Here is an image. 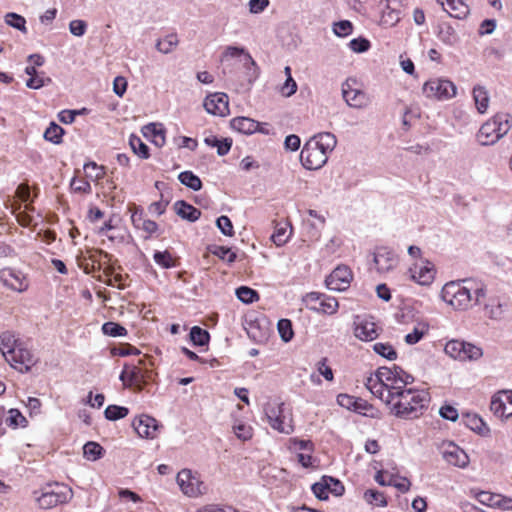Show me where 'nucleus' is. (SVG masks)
Here are the masks:
<instances>
[{"mask_svg": "<svg viewBox=\"0 0 512 512\" xmlns=\"http://www.w3.org/2000/svg\"><path fill=\"white\" fill-rule=\"evenodd\" d=\"M442 300L454 310L466 311L481 305L486 298V286L474 279H461L446 283L441 290Z\"/></svg>", "mask_w": 512, "mask_h": 512, "instance_id": "nucleus-1", "label": "nucleus"}, {"mask_svg": "<svg viewBox=\"0 0 512 512\" xmlns=\"http://www.w3.org/2000/svg\"><path fill=\"white\" fill-rule=\"evenodd\" d=\"M429 401L425 390L407 388L393 398L391 412L401 419H415L427 409Z\"/></svg>", "mask_w": 512, "mask_h": 512, "instance_id": "nucleus-2", "label": "nucleus"}, {"mask_svg": "<svg viewBox=\"0 0 512 512\" xmlns=\"http://www.w3.org/2000/svg\"><path fill=\"white\" fill-rule=\"evenodd\" d=\"M509 114L499 113L486 121L477 133V139L483 146L494 145L504 137L512 127Z\"/></svg>", "mask_w": 512, "mask_h": 512, "instance_id": "nucleus-3", "label": "nucleus"}, {"mask_svg": "<svg viewBox=\"0 0 512 512\" xmlns=\"http://www.w3.org/2000/svg\"><path fill=\"white\" fill-rule=\"evenodd\" d=\"M72 496V489L58 482L48 483L39 492H34V498L41 509H52L67 503Z\"/></svg>", "mask_w": 512, "mask_h": 512, "instance_id": "nucleus-4", "label": "nucleus"}, {"mask_svg": "<svg viewBox=\"0 0 512 512\" xmlns=\"http://www.w3.org/2000/svg\"><path fill=\"white\" fill-rule=\"evenodd\" d=\"M455 84L443 78H435L427 81L423 86V93L427 98L440 101L448 100L456 95Z\"/></svg>", "mask_w": 512, "mask_h": 512, "instance_id": "nucleus-5", "label": "nucleus"}, {"mask_svg": "<svg viewBox=\"0 0 512 512\" xmlns=\"http://www.w3.org/2000/svg\"><path fill=\"white\" fill-rule=\"evenodd\" d=\"M302 301L309 310L324 313L335 314L338 310V301L331 296L319 292H310L303 296Z\"/></svg>", "mask_w": 512, "mask_h": 512, "instance_id": "nucleus-6", "label": "nucleus"}, {"mask_svg": "<svg viewBox=\"0 0 512 512\" xmlns=\"http://www.w3.org/2000/svg\"><path fill=\"white\" fill-rule=\"evenodd\" d=\"M181 491L188 497H198L206 492L205 484L190 469H182L176 477Z\"/></svg>", "mask_w": 512, "mask_h": 512, "instance_id": "nucleus-7", "label": "nucleus"}, {"mask_svg": "<svg viewBox=\"0 0 512 512\" xmlns=\"http://www.w3.org/2000/svg\"><path fill=\"white\" fill-rule=\"evenodd\" d=\"M484 315L491 320L503 319L509 309V299L503 295H488L483 299L482 304Z\"/></svg>", "mask_w": 512, "mask_h": 512, "instance_id": "nucleus-8", "label": "nucleus"}, {"mask_svg": "<svg viewBox=\"0 0 512 512\" xmlns=\"http://www.w3.org/2000/svg\"><path fill=\"white\" fill-rule=\"evenodd\" d=\"M394 377L390 381L385 382L386 387V404L393 402V398L401 391L407 389V385L413 383L414 377L406 373L400 366L394 365Z\"/></svg>", "mask_w": 512, "mask_h": 512, "instance_id": "nucleus-9", "label": "nucleus"}, {"mask_svg": "<svg viewBox=\"0 0 512 512\" xmlns=\"http://www.w3.org/2000/svg\"><path fill=\"white\" fill-rule=\"evenodd\" d=\"M238 59L239 62L242 64L243 68L247 70V74L251 78H257L258 77V67L255 62V60L252 58L250 53L243 47L238 46H228L226 47L222 60H228V59Z\"/></svg>", "mask_w": 512, "mask_h": 512, "instance_id": "nucleus-10", "label": "nucleus"}, {"mask_svg": "<svg viewBox=\"0 0 512 512\" xmlns=\"http://www.w3.org/2000/svg\"><path fill=\"white\" fill-rule=\"evenodd\" d=\"M355 84V78H348L342 84V96L347 105L353 108L361 109L368 105L369 98L367 97L365 92L353 88Z\"/></svg>", "mask_w": 512, "mask_h": 512, "instance_id": "nucleus-11", "label": "nucleus"}, {"mask_svg": "<svg viewBox=\"0 0 512 512\" xmlns=\"http://www.w3.org/2000/svg\"><path fill=\"white\" fill-rule=\"evenodd\" d=\"M352 280V272L347 266L336 267L325 279V285L329 290L344 291Z\"/></svg>", "mask_w": 512, "mask_h": 512, "instance_id": "nucleus-12", "label": "nucleus"}, {"mask_svg": "<svg viewBox=\"0 0 512 512\" xmlns=\"http://www.w3.org/2000/svg\"><path fill=\"white\" fill-rule=\"evenodd\" d=\"M327 160V156H324L307 142L304 144L300 153V161L304 168L308 170L320 169L327 163Z\"/></svg>", "mask_w": 512, "mask_h": 512, "instance_id": "nucleus-13", "label": "nucleus"}, {"mask_svg": "<svg viewBox=\"0 0 512 512\" xmlns=\"http://www.w3.org/2000/svg\"><path fill=\"white\" fill-rule=\"evenodd\" d=\"M373 261L379 273L393 270L398 264L396 253L388 247H378L373 254Z\"/></svg>", "mask_w": 512, "mask_h": 512, "instance_id": "nucleus-14", "label": "nucleus"}, {"mask_svg": "<svg viewBox=\"0 0 512 512\" xmlns=\"http://www.w3.org/2000/svg\"><path fill=\"white\" fill-rule=\"evenodd\" d=\"M205 110L215 116H226L229 113L228 96L225 93H213L204 100Z\"/></svg>", "mask_w": 512, "mask_h": 512, "instance_id": "nucleus-15", "label": "nucleus"}, {"mask_svg": "<svg viewBox=\"0 0 512 512\" xmlns=\"http://www.w3.org/2000/svg\"><path fill=\"white\" fill-rule=\"evenodd\" d=\"M330 484H333L335 488H331V493L335 496H341L344 493V486L342 483L333 477L323 476L321 481L316 482L312 485V491L319 500L328 499V488Z\"/></svg>", "mask_w": 512, "mask_h": 512, "instance_id": "nucleus-16", "label": "nucleus"}, {"mask_svg": "<svg viewBox=\"0 0 512 512\" xmlns=\"http://www.w3.org/2000/svg\"><path fill=\"white\" fill-rule=\"evenodd\" d=\"M307 143L329 158L337 145V138L331 132H319L310 137Z\"/></svg>", "mask_w": 512, "mask_h": 512, "instance_id": "nucleus-17", "label": "nucleus"}, {"mask_svg": "<svg viewBox=\"0 0 512 512\" xmlns=\"http://www.w3.org/2000/svg\"><path fill=\"white\" fill-rule=\"evenodd\" d=\"M132 426L140 437L150 439L157 436L159 428L157 420L145 414L136 417L132 422Z\"/></svg>", "mask_w": 512, "mask_h": 512, "instance_id": "nucleus-18", "label": "nucleus"}, {"mask_svg": "<svg viewBox=\"0 0 512 512\" xmlns=\"http://www.w3.org/2000/svg\"><path fill=\"white\" fill-rule=\"evenodd\" d=\"M491 411L498 417L512 416V391H504L494 395L490 403Z\"/></svg>", "mask_w": 512, "mask_h": 512, "instance_id": "nucleus-19", "label": "nucleus"}, {"mask_svg": "<svg viewBox=\"0 0 512 512\" xmlns=\"http://www.w3.org/2000/svg\"><path fill=\"white\" fill-rule=\"evenodd\" d=\"M0 280L8 288L23 292L28 288V282L25 276L20 272L11 268L0 271Z\"/></svg>", "mask_w": 512, "mask_h": 512, "instance_id": "nucleus-20", "label": "nucleus"}, {"mask_svg": "<svg viewBox=\"0 0 512 512\" xmlns=\"http://www.w3.org/2000/svg\"><path fill=\"white\" fill-rule=\"evenodd\" d=\"M337 403L347 410L365 416L368 415L369 410L373 409L372 405H370L366 400L348 394H339L337 396Z\"/></svg>", "mask_w": 512, "mask_h": 512, "instance_id": "nucleus-21", "label": "nucleus"}, {"mask_svg": "<svg viewBox=\"0 0 512 512\" xmlns=\"http://www.w3.org/2000/svg\"><path fill=\"white\" fill-rule=\"evenodd\" d=\"M354 325V335L361 341H372L379 335L376 324L367 318L357 316Z\"/></svg>", "mask_w": 512, "mask_h": 512, "instance_id": "nucleus-22", "label": "nucleus"}, {"mask_svg": "<svg viewBox=\"0 0 512 512\" xmlns=\"http://www.w3.org/2000/svg\"><path fill=\"white\" fill-rule=\"evenodd\" d=\"M410 278L420 285H429L432 283L435 270L430 262L425 264H415L408 271Z\"/></svg>", "mask_w": 512, "mask_h": 512, "instance_id": "nucleus-23", "label": "nucleus"}, {"mask_svg": "<svg viewBox=\"0 0 512 512\" xmlns=\"http://www.w3.org/2000/svg\"><path fill=\"white\" fill-rule=\"evenodd\" d=\"M443 458L451 465L465 467L468 464L467 454L457 445L449 443L443 450Z\"/></svg>", "mask_w": 512, "mask_h": 512, "instance_id": "nucleus-24", "label": "nucleus"}, {"mask_svg": "<svg viewBox=\"0 0 512 512\" xmlns=\"http://www.w3.org/2000/svg\"><path fill=\"white\" fill-rule=\"evenodd\" d=\"M143 135L155 146L162 147L165 144V130L161 124L150 123L142 128Z\"/></svg>", "mask_w": 512, "mask_h": 512, "instance_id": "nucleus-25", "label": "nucleus"}, {"mask_svg": "<svg viewBox=\"0 0 512 512\" xmlns=\"http://www.w3.org/2000/svg\"><path fill=\"white\" fill-rule=\"evenodd\" d=\"M175 213L183 220L195 222L201 216V211L184 200H178L174 203Z\"/></svg>", "mask_w": 512, "mask_h": 512, "instance_id": "nucleus-26", "label": "nucleus"}, {"mask_svg": "<svg viewBox=\"0 0 512 512\" xmlns=\"http://www.w3.org/2000/svg\"><path fill=\"white\" fill-rule=\"evenodd\" d=\"M119 379L126 386H134L141 389L143 384V375L140 368L136 366L128 367L125 366L121 372Z\"/></svg>", "mask_w": 512, "mask_h": 512, "instance_id": "nucleus-27", "label": "nucleus"}, {"mask_svg": "<svg viewBox=\"0 0 512 512\" xmlns=\"http://www.w3.org/2000/svg\"><path fill=\"white\" fill-rule=\"evenodd\" d=\"M9 363H19L25 365V371L28 372L30 368L36 363L33 353L22 347V343L16 348V353L12 354Z\"/></svg>", "mask_w": 512, "mask_h": 512, "instance_id": "nucleus-28", "label": "nucleus"}, {"mask_svg": "<svg viewBox=\"0 0 512 512\" xmlns=\"http://www.w3.org/2000/svg\"><path fill=\"white\" fill-rule=\"evenodd\" d=\"M20 343L11 332H3L0 335V351L7 362H10L9 357L16 353V348Z\"/></svg>", "mask_w": 512, "mask_h": 512, "instance_id": "nucleus-29", "label": "nucleus"}, {"mask_svg": "<svg viewBox=\"0 0 512 512\" xmlns=\"http://www.w3.org/2000/svg\"><path fill=\"white\" fill-rule=\"evenodd\" d=\"M231 127L243 134H252L259 129V122L248 117H236L231 120Z\"/></svg>", "mask_w": 512, "mask_h": 512, "instance_id": "nucleus-30", "label": "nucleus"}, {"mask_svg": "<svg viewBox=\"0 0 512 512\" xmlns=\"http://www.w3.org/2000/svg\"><path fill=\"white\" fill-rule=\"evenodd\" d=\"M437 37L442 43L451 47L459 42L458 34L449 23H441L438 25Z\"/></svg>", "mask_w": 512, "mask_h": 512, "instance_id": "nucleus-31", "label": "nucleus"}, {"mask_svg": "<svg viewBox=\"0 0 512 512\" xmlns=\"http://www.w3.org/2000/svg\"><path fill=\"white\" fill-rule=\"evenodd\" d=\"M473 99L475 102V106L477 111L480 114H484L487 112L489 106V94L485 87L481 85H477L473 88Z\"/></svg>", "mask_w": 512, "mask_h": 512, "instance_id": "nucleus-32", "label": "nucleus"}, {"mask_svg": "<svg viewBox=\"0 0 512 512\" xmlns=\"http://www.w3.org/2000/svg\"><path fill=\"white\" fill-rule=\"evenodd\" d=\"M446 4L449 9H445V11L453 18L464 19L470 12L464 0H446Z\"/></svg>", "mask_w": 512, "mask_h": 512, "instance_id": "nucleus-33", "label": "nucleus"}, {"mask_svg": "<svg viewBox=\"0 0 512 512\" xmlns=\"http://www.w3.org/2000/svg\"><path fill=\"white\" fill-rule=\"evenodd\" d=\"M205 144L211 147L217 148V153L219 156H225L229 153L232 140L228 138L219 139L217 136L210 135L204 139Z\"/></svg>", "mask_w": 512, "mask_h": 512, "instance_id": "nucleus-34", "label": "nucleus"}, {"mask_svg": "<svg viewBox=\"0 0 512 512\" xmlns=\"http://www.w3.org/2000/svg\"><path fill=\"white\" fill-rule=\"evenodd\" d=\"M462 420L468 428L477 433L483 434L488 431V428L482 418L476 414L467 413L463 415Z\"/></svg>", "mask_w": 512, "mask_h": 512, "instance_id": "nucleus-35", "label": "nucleus"}, {"mask_svg": "<svg viewBox=\"0 0 512 512\" xmlns=\"http://www.w3.org/2000/svg\"><path fill=\"white\" fill-rule=\"evenodd\" d=\"M292 228L288 223L278 224L275 232L272 234L271 239L277 246L284 245L290 238Z\"/></svg>", "mask_w": 512, "mask_h": 512, "instance_id": "nucleus-36", "label": "nucleus"}, {"mask_svg": "<svg viewBox=\"0 0 512 512\" xmlns=\"http://www.w3.org/2000/svg\"><path fill=\"white\" fill-rule=\"evenodd\" d=\"M178 180L186 187L199 191L202 188L201 179L192 171H183L178 175Z\"/></svg>", "mask_w": 512, "mask_h": 512, "instance_id": "nucleus-37", "label": "nucleus"}, {"mask_svg": "<svg viewBox=\"0 0 512 512\" xmlns=\"http://www.w3.org/2000/svg\"><path fill=\"white\" fill-rule=\"evenodd\" d=\"M189 337L195 346L208 345L209 340H210L209 332L199 326H193L191 328Z\"/></svg>", "mask_w": 512, "mask_h": 512, "instance_id": "nucleus-38", "label": "nucleus"}, {"mask_svg": "<svg viewBox=\"0 0 512 512\" xmlns=\"http://www.w3.org/2000/svg\"><path fill=\"white\" fill-rule=\"evenodd\" d=\"M364 500L371 506L385 507L387 506V500L385 495L375 489H368L364 492Z\"/></svg>", "mask_w": 512, "mask_h": 512, "instance_id": "nucleus-39", "label": "nucleus"}, {"mask_svg": "<svg viewBox=\"0 0 512 512\" xmlns=\"http://www.w3.org/2000/svg\"><path fill=\"white\" fill-rule=\"evenodd\" d=\"M129 145L133 152L142 159H147L150 156L148 146L141 140L140 137L132 134L129 138Z\"/></svg>", "mask_w": 512, "mask_h": 512, "instance_id": "nucleus-40", "label": "nucleus"}, {"mask_svg": "<svg viewBox=\"0 0 512 512\" xmlns=\"http://www.w3.org/2000/svg\"><path fill=\"white\" fill-rule=\"evenodd\" d=\"M64 132L65 131L61 126L55 122H51L44 132V138L51 143L59 144L62 141Z\"/></svg>", "mask_w": 512, "mask_h": 512, "instance_id": "nucleus-41", "label": "nucleus"}, {"mask_svg": "<svg viewBox=\"0 0 512 512\" xmlns=\"http://www.w3.org/2000/svg\"><path fill=\"white\" fill-rule=\"evenodd\" d=\"M373 351L387 360L393 361L397 359V352L390 343H375Z\"/></svg>", "mask_w": 512, "mask_h": 512, "instance_id": "nucleus-42", "label": "nucleus"}, {"mask_svg": "<svg viewBox=\"0 0 512 512\" xmlns=\"http://www.w3.org/2000/svg\"><path fill=\"white\" fill-rule=\"evenodd\" d=\"M178 42L176 34H169L164 39L157 41L156 49L163 54H168L173 51L178 45Z\"/></svg>", "mask_w": 512, "mask_h": 512, "instance_id": "nucleus-43", "label": "nucleus"}, {"mask_svg": "<svg viewBox=\"0 0 512 512\" xmlns=\"http://www.w3.org/2000/svg\"><path fill=\"white\" fill-rule=\"evenodd\" d=\"M366 387L370 390V392L377 396L379 399H381L383 402L386 403V387L385 384L376 381V379L372 376L367 378L366 381Z\"/></svg>", "mask_w": 512, "mask_h": 512, "instance_id": "nucleus-44", "label": "nucleus"}, {"mask_svg": "<svg viewBox=\"0 0 512 512\" xmlns=\"http://www.w3.org/2000/svg\"><path fill=\"white\" fill-rule=\"evenodd\" d=\"M84 457L90 461H96L102 457L103 448L96 442H87L83 446Z\"/></svg>", "mask_w": 512, "mask_h": 512, "instance_id": "nucleus-45", "label": "nucleus"}, {"mask_svg": "<svg viewBox=\"0 0 512 512\" xmlns=\"http://www.w3.org/2000/svg\"><path fill=\"white\" fill-rule=\"evenodd\" d=\"M236 296L245 304H251L259 299L257 291L247 286H240L237 288Z\"/></svg>", "mask_w": 512, "mask_h": 512, "instance_id": "nucleus-46", "label": "nucleus"}, {"mask_svg": "<svg viewBox=\"0 0 512 512\" xmlns=\"http://www.w3.org/2000/svg\"><path fill=\"white\" fill-rule=\"evenodd\" d=\"M464 347L465 341L451 340L446 343L444 351L451 358L461 360V354L463 353Z\"/></svg>", "mask_w": 512, "mask_h": 512, "instance_id": "nucleus-47", "label": "nucleus"}, {"mask_svg": "<svg viewBox=\"0 0 512 512\" xmlns=\"http://www.w3.org/2000/svg\"><path fill=\"white\" fill-rule=\"evenodd\" d=\"M129 413L128 408L118 405H109L104 411L105 418L110 421H116L126 417Z\"/></svg>", "mask_w": 512, "mask_h": 512, "instance_id": "nucleus-48", "label": "nucleus"}, {"mask_svg": "<svg viewBox=\"0 0 512 512\" xmlns=\"http://www.w3.org/2000/svg\"><path fill=\"white\" fill-rule=\"evenodd\" d=\"M5 23L23 33L27 32L26 19L17 13H7L5 15Z\"/></svg>", "mask_w": 512, "mask_h": 512, "instance_id": "nucleus-49", "label": "nucleus"}, {"mask_svg": "<svg viewBox=\"0 0 512 512\" xmlns=\"http://www.w3.org/2000/svg\"><path fill=\"white\" fill-rule=\"evenodd\" d=\"M102 332L112 337L125 336L127 334V330L124 326L111 321L102 325Z\"/></svg>", "mask_w": 512, "mask_h": 512, "instance_id": "nucleus-50", "label": "nucleus"}, {"mask_svg": "<svg viewBox=\"0 0 512 512\" xmlns=\"http://www.w3.org/2000/svg\"><path fill=\"white\" fill-rule=\"evenodd\" d=\"M277 328L279 335L284 342H289L293 338L294 332L292 329V322L289 319H280L278 321Z\"/></svg>", "mask_w": 512, "mask_h": 512, "instance_id": "nucleus-51", "label": "nucleus"}, {"mask_svg": "<svg viewBox=\"0 0 512 512\" xmlns=\"http://www.w3.org/2000/svg\"><path fill=\"white\" fill-rule=\"evenodd\" d=\"M269 424L274 430H277L280 433L291 434L293 432V426L290 423L285 422L283 413L281 416H276V418H273Z\"/></svg>", "mask_w": 512, "mask_h": 512, "instance_id": "nucleus-52", "label": "nucleus"}, {"mask_svg": "<svg viewBox=\"0 0 512 512\" xmlns=\"http://www.w3.org/2000/svg\"><path fill=\"white\" fill-rule=\"evenodd\" d=\"M483 355L482 349L471 343L465 342L463 353L461 354V360H477Z\"/></svg>", "mask_w": 512, "mask_h": 512, "instance_id": "nucleus-53", "label": "nucleus"}, {"mask_svg": "<svg viewBox=\"0 0 512 512\" xmlns=\"http://www.w3.org/2000/svg\"><path fill=\"white\" fill-rule=\"evenodd\" d=\"M333 32L338 37H347L353 32V24L349 20L335 22Z\"/></svg>", "mask_w": 512, "mask_h": 512, "instance_id": "nucleus-54", "label": "nucleus"}, {"mask_svg": "<svg viewBox=\"0 0 512 512\" xmlns=\"http://www.w3.org/2000/svg\"><path fill=\"white\" fill-rule=\"evenodd\" d=\"M348 46L355 53H364L370 49L371 43L368 39L364 37H358L352 39L348 43Z\"/></svg>", "mask_w": 512, "mask_h": 512, "instance_id": "nucleus-55", "label": "nucleus"}, {"mask_svg": "<svg viewBox=\"0 0 512 512\" xmlns=\"http://www.w3.org/2000/svg\"><path fill=\"white\" fill-rule=\"evenodd\" d=\"M476 499L485 506L495 508L499 494L491 493L487 491H480L476 494Z\"/></svg>", "mask_w": 512, "mask_h": 512, "instance_id": "nucleus-56", "label": "nucleus"}, {"mask_svg": "<svg viewBox=\"0 0 512 512\" xmlns=\"http://www.w3.org/2000/svg\"><path fill=\"white\" fill-rule=\"evenodd\" d=\"M51 81H52L51 78L44 77V72H41V73L37 74L36 76L30 77L26 81V86L30 89L37 90V89L42 88L46 84L51 83Z\"/></svg>", "mask_w": 512, "mask_h": 512, "instance_id": "nucleus-57", "label": "nucleus"}, {"mask_svg": "<svg viewBox=\"0 0 512 512\" xmlns=\"http://www.w3.org/2000/svg\"><path fill=\"white\" fill-rule=\"evenodd\" d=\"M211 252L222 260L233 263L236 260V254L230 248L225 246H215Z\"/></svg>", "mask_w": 512, "mask_h": 512, "instance_id": "nucleus-58", "label": "nucleus"}, {"mask_svg": "<svg viewBox=\"0 0 512 512\" xmlns=\"http://www.w3.org/2000/svg\"><path fill=\"white\" fill-rule=\"evenodd\" d=\"M6 422L8 423V425L13 427H25L27 424L26 418L17 409H10L9 417L7 418Z\"/></svg>", "mask_w": 512, "mask_h": 512, "instance_id": "nucleus-59", "label": "nucleus"}, {"mask_svg": "<svg viewBox=\"0 0 512 512\" xmlns=\"http://www.w3.org/2000/svg\"><path fill=\"white\" fill-rule=\"evenodd\" d=\"M216 225L225 236H232L234 234L233 225L228 216L222 215L218 217Z\"/></svg>", "mask_w": 512, "mask_h": 512, "instance_id": "nucleus-60", "label": "nucleus"}, {"mask_svg": "<svg viewBox=\"0 0 512 512\" xmlns=\"http://www.w3.org/2000/svg\"><path fill=\"white\" fill-rule=\"evenodd\" d=\"M154 261L162 266L163 268H170L174 265L173 263V259L170 255V253H168L167 251H164V252H161V251H156L154 253Z\"/></svg>", "mask_w": 512, "mask_h": 512, "instance_id": "nucleus-61", "label": "nucleus"}, {"mask_svg": "<svg viewBox=\"0 0 512 512\" xmlns=\"http://www.w3.org/2000/svg\"><path fill=\"white\" fill-rule=\"evenodd\" d=\"M394 366L392 368L388 367H380L377 369L374 375H371L376 379V381H379L383 384L385 382L390 381L392 377H394Z\"/></svg>", "mask_w": 512, "mask_h": 512, "instance_id": "nucleus-62", "label": "nucleus"}, {"mask_svg": "<svg viewBox=\"0 0 512 512\" xmlns=\"http://www.w3.org/2000/svg\"><path fill=\"white\" fill-rule=\"evenodd\" d=\"M233 430L237 438L241 440L246 441L252 437V428L246 424H236L233 426Z\"/></svg>", "mask_w": 512, "mask_h": 512, "instance_id": "nucleus-63", "label": "nucleus"}, {"mask_svg": "<svg viewBox=\"0 0 512 512\" xmlns=\"http://www.w3.org/2000/svg\"><path fill=\"white\" fill-rule=\"evenodd\" d=\"M87 29V24L83 20H72L69 23L70 33L74 36L81 37L85 34Z\"/></svg>", "mask_w": 512, "mask_h": 512, "instance_id": "nucleus-64", "label": "nucleus"}]
</instances>
